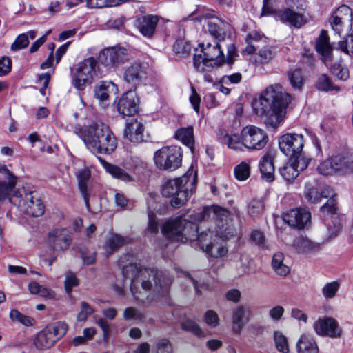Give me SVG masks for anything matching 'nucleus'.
<instances>
[{
    "instance_id": "nucleus-51",
    "label": "nucleus",
    "mask_w": 353,
    "mask_h": 353,
    "mask_svg": "<svg viewBox=\"0 0 353 353\" xmlns=\"http://www.w3.org/2000/svg\"><path fill=\"white\" fill-rule=\"evenodd\" d=\"M332 221L333 222V226L328 224L327 226V236L325 237V241L328 242L331 239L335 238L339 233L341 226V224L338 222V217L335 215L332 216Z\"/></svg>"
},
{
    "instance_id": "nucleus-30",
    "label": "nucleus",
    "mask_w": 353,
    "mask_h": 353,
    "mask_svg": "<svg viewBox=\"0 0 353 353\" xmlns=\"http://www.w3.org/2000/svg\"><path fill=\"white\" fill-rule=\"evenodd\" d=\"M315 48L316 51L322 55L325 62L330 59L332 48L329 43V36L327 31L323 30L321 31L316 41Z\"/></svg>"
},
{
    "instance_id": "nucleus-36",
    "label": "nucleus",
    "mask_w": 353,
    "mask_h": 353,
    "mask_svg": "<svg viewBox=\"0 0 353 353\" xmlns=\"http://www.w3.org/2000/svg\"><path fill=\"white\" fill-rule=\"evenodd\" d=\"M114 83L108 81L102 82L95 89V97L101 101H105L108 99L110 93L115 90Z\"/></svg>"
},
{
    "instance_id": "nucleus-54",
    "label": "nucleus",
    "mask_w": 353,
    "mask_h": 353,
    "mask_svg": "<svg viewBox=\"0 0 353 353\" xmlns=\"http://www.w3.org/2000/svg\"><path fill=\"white\" fill-rule=\"evenodd\" d=\"M191 48L190 43L183 39L177 40L173 46V50L176 54H188Z\"/></svg>"
},
{
    "instance_id": "nucleus-45",
    "label": "nucleus",
    "mask_w": 353,
    "mask_h": 353,
    "mask_svg": "<svg viewBox=\"0 0 353 353\" xmlns=\"http://www.w3.org/2000/svg\"><path fill=\"white\" fill-rule=\"evenodd\" d=\"M10 318L12 321L19 322L25 326H30L33 325L34 321L32 318L23 314L15 309L10 310Z\"/></svg>"
},
{
    "instance_id": "nucleus-38",
    "label": "nucleus",
    "mask_w": 353,
    "mask_h": 353,
    "mask_svg": "<svg viewBox=\"0 0 353 353\" xmlns=\"http://www.w3.org/2000/svg\"><path fill=\"white\" fill-rule=\"evenodd\" d=\"M333 165L335 170V174L345 173L348 171L352 170L353 168L352 161L347 157H333Z\"/></svg>"
},
{
    "instance_id": "nucleus-6",
    "label": "nucleus",
    "mask_w": 353,
    "mask_h": 353,
    "mask_svg": "<svg viewBox=\"0 0 353 353\" xmlns=\"http://www.w3.org/2000/svg\"><path fill=\"white\" fill-rule=\"evenodd\" d=\"M196 181V172L193 169H189L181 177L166 181L162 187V194L172 197L171 205L179 208L185 204L195 190Z\"/></svg>"
},
{
    "instance_id": "nucleus-27",
    "label": "nucleus",
    "mask_w": 353,
    "mask_h": 353,
    "mask_svg": "<svg viewBox=\"0 0 353 353\" xmlns=\"http://www.w3.org/2000/svg\"><path fill=\"white\" fill-rule=\"evenodd\" d=\"M79 190L82 194L85 205L88 210H90L89 198L90 196V188L89 187V180L90 172L87 168L79 170L77 173Z\"/></svg>"
},
{
    "instance_id": "nucleus-11",
    "label": "nucleus",
    "mask_w": 353,
    "mask_h": 353,
    "mask_svg": "<svg viewBox=\"0 0 353 353\" xmlns=\"http://www.w3.org/2000/svg\"><path fill=\"white\" fill-rule=\"evenodd\" d=\"M245 148L250 151L263 149L269 141L266 132L255 125H249L241 130Z\"/></svg>"
},
{
    "instance_id": "nucleus-42",
    "label": "nucleus",
    "mask_w": 353,
    "mask_h": 353,
    "mask_svg": "<svg viewBox=\"0 0 353 353\" xmlns=\"http://www.w3.org/2000/svg\"><path fill=\"white\" fill-rule=\"evenodd\" d=\"M341 284L339 281L327 283L321 290L323 297L328 300L334 298L340 288Z\"/></svg>"
},
{
    "instance_id": "nucleus-17",
    "label": "nucleus",
    "mask_w": 353,
    "mask_h": 353,
    "mask_svg": "<svg viewBox=\"0 0 353 353\" xmlns=\"http://www.w3.org/2000/svg\"><path fill=\"white\" fill-rule=\"evenodd\" d=\"M353 21V12L347 5H341L332 14L330 23L333 30L341 34L343 25L345 22L352 23Z\"/></svg>"
},
{
    "instance_id": "nucleus-8",
    "label": "nucleus",
    "mask_w": 353,
    "mask_h": 353,
    "mask_svg": "<svg viewBox=\"0 0 353 353\" xmlns=\"http://www.w3.org/2000/svg\"><path fill=\"white\" fill-rule=\"evenodd\" d=\"M10 203L17 206L21 211L32 216H41L44 213L45 206L40 194L37 191L28 192L23 188L10 198Z\"/></svg>"
},
{
    "instance_id": "nucleus-7",
    "label": "nucleus",
    "mask_w": 353,
    "mask_h": 353,
    "mask_svg": "<svg viewBox=\"0 0 353 353\" xmlns=\"http://www.w3.org/2000/svg\"><path fill=\"white\" fill-rule=\"evenodd\" d=\"M163 234L177 242L194 241L198 238V226L183 217L168 220L162 227Z\"/></svg>"
},
{
    "instance_id": "nucleus-61",
    "label": "nucleus",
    "mask_w": 353,
    "mask_h": 353,
    "mask_svg": "<svg viewBox=\"0 0 353 353\" xmlns=\"http://www.w3.org/2000/svg\"><path fill=\"white\" fill-rule=\"evenodd\" d=\"M156 353H172V345L167 339L159 340L156 343Z\"/></svg>"
},
{
    "instance_id": "nucleus-44",
    "label": "nucleus",
    "mask_w": 353,
    "mask_h": 353,
    "mask_svg": "<svg viewBox=\"0 0 353 353\" xmlns=\"http://www.w3.org/2000/svg\"><path fill=\"white\" fill-rule=\"evenodd\" d=\"M181 328L187 332H192L198 337H205V332L201 329L194 321L188 319L181 323Z\"/></svg>"
},
{
    "instance_id": "nucleus-24",
    "label": "nucleus",
    "mask_w": 353,
    "mask_h": 353,
    "mask_svg": "<svg viewBox=\"0 0 353 353\" xmlns=\"http://www.w3.org/2000/svg\"><path fill=\"white\" fill-rule=\"evenodd\" d=\"M277 17L283 23H288L294 28H299L306 23L303 14L296 12L292 9L286 8L277 12Z\"/></svg>"
},
{
    "instance_id": "nucleus-55",
    "label": "nucleus",
    "mask_w": 353,
    "mask_h": 353,
    "mask_svg": "<svg viewBox=\"0 0 353 353\" xmlns=\"http://www.w3.org/2000/svg\"><path fill=\"white\" fill-rule=\"evenodd\" d=\"M29 44L28 37L26 34H19L11 45L12 51H17L26 48Z\"/></svg>"
},
{
    "instance_id": "nucleus-32",
    "label": "nucleus",
    "mask_w": 353,
    "mask_h": 353,
    "mask_svg": "<svg viewBox=\"0 0 353 353\" xmlns=\"http://www.w3.org/2000/svg\"><path fill=\"white\" fill-rule=\"evenodd\" d=\"M105 170L114 178L120 179L124 182L132 181L133 178L122 168L106 162L101 157L98 158Z\"/></svg>"
},
{
    "instance_id": "nucleus-40",
    "label": "nucleus",
    "mask_w": 353,
    "mask_h": 353,
    "mask_svg": "<svg viewBox=\"0 0 353 353\" xmlns=\"http://www.w3.org/2000/svg\"><path fill=\"white\" fill-rule=\"evenodd\" d=\"M288 80L294 90H301L304 85L305 79L301 69L291 70L288 73Z\"/></svg>"
},
{
    "instance_id": "nucleus-15",
    "label": "nucleus",
    "mask_w": 353,
    "mask_h": 353,
    "mask_svg": "<svg viewBox=\"0 0 353 353\" xmlns=\"http://www.w3.org/2000/svg\"><path fill=\"white\" fill-rule=\"evenodd\" d=\"M128 60L126 50L121 48H108L101 52L99 62L108 68L117 67Z\"/></svg>"
},
{
    "instance_id": "nucleus-48",
    "label": "nucleus",
    "mask_w": 353,
    "mask_h": 353,
    "mask_svg": "<svg viewBox=\"0 0 353 353\" xmlns=\"http://www.w3.org/2000/svg\"><path fill=\"white\" fill-rule=\"evenodd\" d=\"M123 0H88V6L91 8L112 7L121 3Z\"/></svg>"
},
{
    "instance_id": "nucleus-5",
    "label": "nucleus",
    "mask_w": 353,
    "mask_h": 353,
    "mask_svg": "<svg viewBox=\"0 0 353 353\" xmlns=\"http://www.w3.org/2000/svg\"><path fill=\"white\" fill-rule=\"evenodd\" d=\"M80 137L93 154H110L117 147V139L109 126L95 123L83 128Z\"/></svg>"
},
{
    "instance_id": "nucleus-64",
    "label": "nucleus",
    "mask_w": 353,
    "mask_h": 353,
    "mask_svg": "<svg viewBox=\"0 0 353 353\" xmlns=\"http://www.w3.org/2000/svg\"><path fill=\"white\" fill-rule=\"evenodd\" d=\"M336 201L334 198H330L326 203H325L321 208V211L323 214H334L336 211Z\"/></svg>"
},
{
    "instance_id": "nucleus-13",
    "label": "nucleus",
    "mask_w": 353,
    "mask_h": 353,
    "mask_svg": "<svg viewBox=\"0 0 353 353\" xmlns=\"http://www.w3.org/2000/svg\"><path fill=\"white\" fill-rule=\"evenodd\" d=\"M304 145L303 136L299 134H286L279 139L280 150L290 159L301 154Z\"/></svg>"
},
{
    "instance_id": "nucleus-41",
    "label": "nucleus",
    "mask_w": 353,
    "mask_h": 353,
    "mask_svg": "<svg viewBox=\"0 0 353 353\" xmlns=\"http://www.w3.org/2000/svg\"><path fill=\"white\" fill-rule=\"evenodd\" d=\"M304 196L307 201L311 203H316L320 202L321 200L320 192L318 190L315 185L311 183H307L305 185Z\"/></svg>"
},
{
    "instance_id": "nucleus-63",
    "label": "nucleus",
    "mask_w": 353,
    "mask_h": 353,
    "mask_svg": "<svg viewBox=\"0 0 353 353\" xmlns=\"http://www.w3.org/2000/svg\"><path fill=\"white\" fill-rule=\"evenodd\" d=\"M274 56L273 52L270 48L261 49L258 53V61L262 64L267 63L273 59Z\"/></svg>"
},
{
    "instance_id": "nucleus-31",
    "label": "nucleus",
    "mask_w": 353,
    "mask_h": 353,
    "mask_svg": "<svg viewBox=\"0 0 353 353\" xmlns=\"http://www.w3.org/2000/svg\"><path fill=\"white\" fill-rule=\"evenodd\" d=\"M298 353H319L318 345L310 334H303L296 343Z\"/></svg>"
},
{
    "instance_id": "nucleus-29",
    "label": "nucleus",
    "mask_w": 353,
    "mask_h": 353,
    "mask_svg": "<svg viewBox=\"0 0 353 353\" xmlns=\"http://www.w3.org/2000/svg\"><path fill=\"white\" fill-rule=\"evenodd\" d=\"M7 181H0V203L6 199H8L10 203V198L17 192H21V188H16L18 181L17 176H11L7 178Z\"/></svg>"
},
{
    "instance_id": "nucleus-57",
    "label": "nucleus",
    "mask_w": 353,
    "mask_h": 353,
    "mask_svg": "<svg viewBox=\"0 0 353 353\" xmlns=\"http://www.w3.org/2000/svg\"><path fill=\"white\" fill-rule=\"evenodd\" d=\"M250 240L252 243L263 248L265 244V237L263 232L259 230H253L250 234Z\"/></svg>"
},
{
    "instance_id": "nucleus-23",
    "label": "nucleus",
    "mask_w": 353,
    "mask_h": 353,
    "mask_svg": "<svg viewBox=\"0 0 353 353\" xmlns=\"http://www.w3.org/2000/svg\"><path fill=\"white\" fill-rule=\"evenodd\" d=\"M145 72L140 63H133L125 68L123 79L131 88H136L142 82Z\"/></svg>"
},
{
    "instance_id": "nucleus-1",
    "label": "nucleus",
    "mask_w": 353,
    "mask_h": 353,
    "mask_svg": "<svg viewBox=\"0 0 353 353\" xmlns=\"http://www.w3.org/2000/svg\"><path fill=\"white\" fill-rule=\"evenodd\" d=\"M122 272L131 281L130 290L134 298L145 305L152 304L170 292L172 280L162 271L130 264L123 268Z\"/></svg>"
},
{
    "instance_id": "nucleus-26",
    "label": "nucleus",
    "mask_w": 353,
    "mask_h": 353,
    "mask_svg": "<svg viewBox=\"0 0 353 353\" xmlns=\"http://www.w3.org/2000/svg\"><path fill=\"white\" fill-rule=\"evenodd\" d=\"M159 17L156 15H145L139 17L137 21V26L140 32L146 37H152L154 34Z\"/></svg>"
},
{
    "instance_id": "nucleus-58",
    "label": "nucleus",
    "mask_w": 353,
    "mask_h": 353,
    "mask_svg": "<svg viewBox=\"0 0 353 353\" xmlns=\"http://www.w3.org/2000/svg\"><path fill=\"white\" fill-rule=\"evenodd\" d=\"M12 70V61L8 57H0V77L8 74Z\"/></svg>"
},
{
    "instance_id": "nucleus-46",
    "label": "nucleus",
    "mask_w": 353,
    "mask_h": 353,
    "mask_svg": "<svg viewBox=\"0 0 353 353\" xmlns=\"http://www.w3.org/2000/svg\"><path fill=\"white\" fill-rule=\"evenodd\" d=\"M274 343L278 351L282 353L289 352L288 342L286 337L280 332H274Z\"/></svg>"
},
{
    "instance_id": "nucleus-22",
    "label": "nucleus",
    "mask_w": 353,
    "mask_h": 353,
    "mask_svg": "<svg viewBox=\"0 0 353 353\" xmlns=\"http://www.w3.org/2000/svg\"><path fill=\"white\" fill-rule=\"evenodd\" d=\"M251 316V309L246 305H239L232 312V322L233 330L240 333L243 327L249 321Z\"/></svg>"
},
{
    "instance_id": "nucleus-56",
    "label": "nucleus",
    "mask_w": 353,
    "mask_h": 353,
    "mask_svg": "<svg viewBox=\"0 0 353 353\" xmlns=\"http://www.w3.org/2000/svg\"><path fill=\"white\" fill-rule=\"evenodd\" d=\"M94 312V310L86 302H81V310L77 315L79 321H85L89 315Z\"/></svg>"
},
{
    "instance_id": "nucleus-10",
    "label": "nucleus",
    "mask_w": 353,
    "mask_h": 353,
    "mask_svg": "<svg viewBox=\"0 0 353 353\" xmlns=\"http://www.w3.org/2000/svg\"><path fill=\"white\" fill-rule=\"evenodd\" d=\"M67 330L68 325L64 322L49 325L37 334L34 344L39 350L50 348L58 339L65 334Z\"/></svg>"
},
{
    "instance_id": "nucleus-47",
    "label": "nucleus",
    "mask_w": 353,
    "mask_h": 353,
    "mask_svg": "<svg viewBox=\"0 0 353 353\" xmlns=\"http://www.w3.org/2000/svg\"><path fill=\"white\" fill-rule=\"evenodd\" d=\"M330 70L332 74L336 76L339 80L346 81L350 77L348 68L341 64H333Z\"/></svg>"
},
{
    "instance_id": "nucleus-43",
    "label": "nucleus",
    "mask_w": 353,
    "mask_h": 353,
    "mask_svg": "<svg viewBox=\"0 0 353 353\" xmlns=\"http://www.w3.org/2000/svg\"><path fill=\"white\" fill-rule=\"evenodd\" d=\"M234 172L235 178L238 181H245L249 178L250 175V165L248 163L243 161L236 166H235Z\"/></svg>"
},
{
    "instance_id": "nucleus-4",
    "label": "nucleus",
    "mask_w": 353,
    "mask_h": 353,
    "mask_svg": "<svg viewBox=\"0 0 353 353\" xmlns=\"http://www.w3.org/2000/svg\"><path fill=\"white\" fill-rule=\"evenodd\" d=\"M219 40H213L206 44L201 43L203 55L195 54L194 66L201 72L210 70V68L219 67L223 63L232 65L238 57L236 47L234 44L228 46L227 55L223 54L222 46Z\"/></svg>"
},
{
    "instance_id": "nucleus-14",
    "label": "nucleus",
    "mask_w": 353,
    "mask_h": 353,
    "mask_svg": "<svg viewBox=\"0 0 353 353\" xmlns=\"http://www.w3.org/2000/svg\"><path fill=\"white\" fill-rule=\"evenodd\" d=\"M72 234L67 228H57L48 233V245L54 252H64L70 246Z\"/></svg>"
},
{
    "instance_id": "nucleus-50",
    "label": "nucleus",
    "mask_w": 353,
    "mask_h": 353,
    "mask_svg": "<svg viewBox=\"0 0 353 353\" xmlns=\"http://www.w3.org/2000/svg\"><path fill=\"white\" fill-rule=\"evenodd\" d=\"M264 210V203L262 200L253 199L248 207V212L250 216H255L261 214Z\"/></svg>"
},
{
    "instance_id": "nucleus-49",
    "label": "nucleus",
    "mask_w": 353,
    "mask_h": 353,
    "mask_svg": "<svg viewBox=\"0 0 353 353\" xmlns=\"http://www.w3.org/2000/svg\"><path fill=\"white\" fill-rule=\"evenodd\" d=\"M338 48L343 53L353 57V34L349 35L345 39L339 41Z\"/></svg>"
},
{
    "instance_id": "nucleus-34",
    "label": "nucleus",
    "mask_w": 353,
    "mask_h": 353,
    "mask_svg": "<svg viewBox=\"0 0 353 353\" xmlns=\"http://www.w3.org/2000/svg\"><path fill=\"white\" fill-rule=\"evenodd\" d=\"M294 247L299 252L309 253L319 250L320 243H314L306 237L300 236L294 241Z\"/></svg>"
},
{
    "instance_id": "nucleus-52",
    "label": "nucleus",
    "mask_w": 353,
    "mask_h": 353,
    "mask_svg": "<svg viewBox=\"0 0 353 353\" xmlns=\"http://www.w3.org/2000/svg\"><path fill=\"white\" fill-rule=\"evenodd\" d=\"M333 163V157L322 161L317 168L319 172L323 175L335 174Z\"/></svg>"
},
{
    "instance_id": "nucleus-18",
    "label": "nucleus",
    "mask_w": 353,
    "mask_h": 353,
    "mask_svg": "<svg viewBox=\"0 0 353 353\" xmlns=\"http://www.w3.org/2000/svg\"><path fill=\"white\" fill-rule=\"evenodd\" d=\"M310 213L305 209H292L283 214V221L292 227L299 229L304 226L310 220Z\"/></svg>"
},
{
    "instance_id": "nucleus-62",
    "label": "nucleus",
    "mask_w": 353,
    "mask_h": 353,
    "mask_svg": "<svg viewBox=\"0 0 353 353\" xmlns=\"http://www.w3.org/2000/svg\"><path fill=\"white\" fill-rule=\"evenodd\" d=\"M123 315L125 320H141L143 316V314L139 310L132 307L126 308Z\"/></svg>"
},
{
    "instance_id": "nucleus-16",
    "label": "nucleus",
    "mask_w": 353,
    "mask_h": 353,
    "mask_svg": "<svg viewBox=\"0 0 353 353\" xmlns=\"http://www.w3.org/2000/svg\"><path fill=\"white\" fill-rule=\"evenodd\" d=\"M313 327L315 332L322 336L335 339L340 337L342 334V328L339 326L338 322L332 317H324L318 319L314 323Z\"/></svg>"
},
{
    "instance_id": "nucleus-39",
    "label": "nucleus",
    "mask_w": 353,
    "mask_h": 353,
    "mask_svg": "<svg viewBox=\"0 0 353 353\" xmlns=\"http://www.w3.org/2000/svg\"><path fill=\"white\" fill-rule=\"evenodd\" d=\"M221 24H222V22L217 19H211L207 22L208 30L210 34L214 38V40L222 41L225 36V32L220 26Z\"/></svg>"
},
{
    "instance_id": "nucleus-3",
    "label": "nucleus",
    "mask_w": 353,
    "mask_h": 353,
    "mask_svg": "<svg viewBox=\"0 0 353 353\" xmlns=\"http://www.w3.org/2000/svg\"><path fill=\"white\" fill-rule=\"evenodd\" d=\"M292 96L283 92L280 84L268 86L261 96L252 102L254 113L263 117L268 128H276L283 121L285 109L292 101Z\"/></svg>"
},
{
    "instance_id": "nucleus-33",
    "label": "nucleus",
    "mask_w": 353,
    "mask_h": 353,
    "mask_svg": "<svg viewBox=\"0 0 353 353\" xmlns=\"http://www.w3.org/2000/svg\"><path fill=\"white\" fill-rule=\"evenodd\" d=\"M272 268L274 272L281 276H286L290 272V268L285 263L284 254L281 252H276L273 255Z\"/></svg>"
},
{
    "instance_id": "nucleus-20",
    "label": "nucleus",
    "mask_w": 353,
    "mask_h": 353,
    "mask_svg": "<svg viewBox=\"0 0 353 353\" xmlns=\"http://www.w3.org/2000/svg\"><path fill=\"white\" fill-rule=\"evenodd\" d=\"M219 141L228 148L235 151H244L245 145L241 134L229 133L225 130H220L217 134Z\"/></svg>"
},
{
    "instance_id": "nucleus-53",
    "label": "nucleus",
    "mask_w": 353,
    "mask_h": 353,
    "mask_svg": "<svg viewBox=\"0 0 353 353\" xmlns=\"http://www.w3.org/2000/svg\"><path fill=\"white\" fill-rule=\"evenodd\" d=\"M316 87L319 90L322 91L338 90V88L332 83L330 78L325 74H323L319 78Z\"/></svg>"
},
{
    "instance_id": "nucleus-2",
    "label": "nucleus",
    "mask_w": 353,
    "mask_h": 353,
    "mask_svg": "<svg viewBox=\"0 0 353 353\" xmlns=\"http://www.w3.org/2000/svg\"><path fill=\"white\" fill-rule=\"evenodd\" d=\"M228 211L220 207L206 208L203 212L195 217V221L205 220L206 216L212 219L215 228L210 229L208 232L198 234L199 245L201 248L214 258H221L228 254V250L224 242L234 236L235 230L229 225Z\"/></svg>"
},
{
    "instance_id": "nucleus-21",
    "label": "nucleus",
    "mask_w": 353,
    "mask_h": 353,
    "mask_svg": "<svg viewBox=\"0 0 353 353\" xmlns=\"http://www.w3.org/2000/svg\"><path fill=\"white\" fill-rule=\"evenodd\" d=\"M144 127L142 123L137 120H132L127 123L123 137L130 142L134 143H141L144 141Z\"/></svg>"
},
{
    "instance_id": "nucleus-60",
    "label": "nucleus",
    "mask_w": 353,
    "mask_h": 353,
    "mask_svg": "<svg viewBox=\"0 0 353 353\" xmlns=\"http://www.w3.org/2000/svg\"><path fill=\"white\" fill-rule=\"evenodd\" d=\"M205 322L211 327H216L219 323V319L216 312L213 310H208L205 314Z\"/></svg>"
},
{
    "instance_id": "nucleus-9",
    "label": "nucleus",
    "mask_w": 353,
    "mask_h": 353,
    "mask_svg": "<svg viewBox=\"0 0 353 353\" xmlns=\"http://www.w3.org/2000/svg\"><path fill=\"white\" fill-rule=\"evenodd\" d=\"M153 159L158 169L174 171L181 166L183 151L177 145L165 146L154 152Z\"/></svg>"
},
{
    "instance_id": "nucleus-35",
    "label": "nucleus",
    "mask_w": 353,
    "mask_h": 353,
    "mask_svg": "<svg viewBox=\"0 0 353 353\" xmlns=\"http://www.w3.org/2000/svg\"><path fill=\"white\" fill-rule=\"evenodd\" d=\"M175 137L187 145L193 152L194 140L193 128L192 126L181 128L177 130L175 132Z\"/></svg>"
},
{
    "instance_id": "nucleus-25",
    "label": "nucleus",
    "mask_w": 353,
    "mask_h": 353,
    "mask_svg": "<svg viewBox=\"0 0 353 353\" xmlns=\"http://www.w3.org/2000/svg\"><path fill=\"white\" fill-rule=\"evenodd\" d=\"M274 155L271 151H268L260 159L259 167L261 178L267 182H272L274 179Z\"/></svg>"
},
{
    "instance_id": "nucleus-12",
    "label": "nucleus",
    "mask_w": 353,
    "mask_h": 353,
    "mask_svg": "<svg viewBox=\"0 0 353 353\" xmlns=\"http://www.w3.org/2000/svg\"><path fill=\"white\" fill-rule=\"evenodd\" d=\"M97 63L93 57L83 60L79 64L72 79V85L79 90H84L87 84L92 83L96 74Z\"/></svg>"
},
{
    "instance_id": "nucleus-37",
    "label": "nucleus",
    "mask_w": 353,
    "mask_h": 353,
    "mask_svg": "<svg viewBox=\"0 0 353 353\" xmlns=\"http://www.w3.org/2000/svg\"><path fill=\"white\" fill-rule=\"evenodd\" d=\"M295 166L293 159H290L289 161L280 168L279 172L285 181H292L297 177L299 168H296Z\"/></svg>"
},
{
    "instance_id": "nucleus-19",
    "label": "nucleus",
    "mask_w": 353,
    "mask_h": 353,
    "mask_svg": "<svg viewBox=\"0 0 353 353\" xmlns=\"http://www.w3.org/2000/svg\"><path fill=\"white\" fill-rule=\"evenodd\" d=\"M117 111L123 117L134 115L138 111V99L134 91L124 93L117 103Z\"/></svg>"
},
{
    "instance_id": "nucleus-59",
    "label": "nucleus",
    "mask_w": 353,
    "mask_h": 353,
    "mask_svg": "<svg viewBox=\"0 0 353 353\" xmlns=\"http://www.w3.org/2000/svg\"><path fill=\"white\" fill-rule=\"evenodd\" d=\"M79 284L77 276L72 272H68L65 276V280L64 282L65 290L67 294H70L72 290V288L77 286Z\"/></svg>"
},
{
    "instance_id": "nucleus-28",
    "label": "nucleus",
    "mask_w": 353,
    "mask_h": 353,
    "mask_svg": "<svg viewBox=\"0 0 353 353\" xmlns=\"http://www.w3.org/2000/svg\"><path fill=\"white\" fill-rule=\"evenodd\" d=\"M125 243V239L122 236L111 233L105 239L103 245V254L108 256L117 251Z\"/></svg>"
}]
</instances>
